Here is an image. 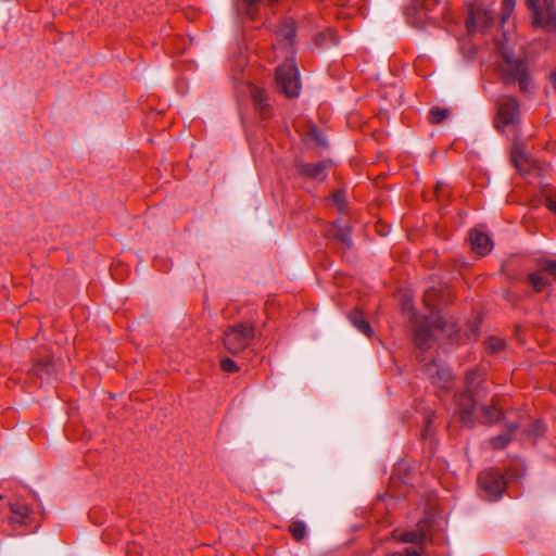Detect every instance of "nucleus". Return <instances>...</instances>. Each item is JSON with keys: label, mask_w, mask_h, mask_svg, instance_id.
Listing matches in <instances>:
<instances>
[{"label": "nucleus", "mask_w": 556, "mask_h": 556, "mask_svg": "<svg viewBox=\"0 0 556 556\" xmlns=\"http://www.w3.org/2000/svg\"><path fill=\"white\" fill-rule=\"evenodd\" d=\"M497 49L501 56L498 71L503 83L505 85H517L521 92H529L533 84L526 60L515 54L508 41L500 42Z\"/></svg>", "instance_id": "1"}, {"label": "nucleus", "mask_w": 556, "mask_h": 556, "mask_svg": "<svg viewBox=\"0 0 556 556\" xmlns=\"http://www.w3.org/2000/svg\"><path fill=\"white\" fill-rule=\"evenodd\" d=\"M277 88L288 98H296L300 94V74L295 63L290 60L276 70Z\"/></svg>", "instance_id": "2"}, {"label": "nucleus", "mask_w": 556, "mask_h": 556, "mask_svg": "<svg viewBox=\"0 0 556 556\" xmlns=\"http://www.w3.org/2000/svg\"><path fill=\"white\" fill-rule=\"evenodd\" d=\"M254 337V328L250 324H237L224 334V346L232 354L243 351Z\"/></svg>", "instance_id": "3"}, {"label": "nucleus", "mask_w": 556, "mask_h": 556, "mask_svg": "<svg viewBox=\"0 0 556 556\" xmlns=\"http://www.w3.org/2000/svg\"><path fill=\"white\" fill-rule=\"evenodd\" d=\"M533 14V25L546 30H556L555 0H528Z\"/></svg>", "instance_id": "4"}, {"label": "nucleus", "mask_w": 556, "mask_h": 556, "mask_svg": "<svg viewBox=\"0 0 556 556\" xmlns=\"http://www.w3.org/2000/svg\"><path fill=\"white\" fill-rule=\"evenodd\" d=\"M478 483L483 496L490 501H496L505 488V479L497 470L490 469L482 471L478 477Z\"/></svg>", "instance_id": "5"}, {"label": "nucleus", "mask_w": 556, "mask_h": 556, "mask_svg": "<svg viewBox=\"0 0 556 556\" xmlns=\"http://www.w3.org/2000/svg\"><path fill=\"white\" fill-rule=\"evenodd\" d=\"M446 323L442 316H434L433 314L426 316L422 325L415 329L414 342L416 346L420 350L429 349L432 341L431 328L444 329Z\"/></svg>", "instance_id": "6"}, {"label": "nucleus", "mask_w": 556, "mask_h": 556, "mask_svg": "<svg viewBox=\"0 0 556 556\" xmlns=\"http://www.w3.org/2000/svg\"><path fill=\"white\" fill-rule=\"evenodd\" d=\"M520 117L518 102L510 96H504L497 103V118L503 126L515 125Z\"/></svg>", "instance_id": "7"}, {"label": "nucleus", "mask_w": 556, "mask_h": 556, "mask_svg": "<svg viewBox=\"0 0 556 556\" xmlns=\"http://www.w3.org/2000/svg\"><path fill=\"white\" fill-rule=\"evenodd\" d=\"M529 280L536 292L544 290L556 280V261L546 262L539 270L529 275Z\"/></svg>", "instance_id": "8"}, {"label": "nucleus", "mask_w": 556, "mask_h": 556, "mask_svg": "<svg viewBox=\"0 0 556 556\" xmlns=\"http://www.w3.org/2000/svg\"><path fill=\"white\" fill-rule=\"evenodd\" d=\"M295 38V27L291 20H287L277 30V46L274 49H281L285 51L286 56L292 54V47Z\"/></svg>", "instance_id": "9"}, {"label": "nucleus", "mask_w": 556, "mask_h": 556, "mask_svg": "<svg viewBox=\"0 0 556 556\" xmlns=\"http://www.w3.org/2000/svg\"><path fill=\"white\" fill-rule=\"evenodd\" d=\"M455 405L462 421L465 425L471 426L473 421V408L476 406L472 395L469 392L455 395Z\"/></svg>", "instance_id": "10"}, {"label": "nucleus", "mask_w": 556, "mask_h": 556, "mask_svg": "<svg viewBox=\"0 0 556 556\" xmlns=\"http://www.w3.org/2000/svg\"><path fill=\"white\" fill-rule=\"evenodd\" d=\"M426 375L432 380V382L441 388H447L452 380V372L450 368L432 362L425 365Z\"/></svg>", "instance_id": "11"}, {"label": "nucleus", "mask_w": 556, "mask_h": 556, "mask_svg": "<svg viewBox=\"0 0 556 556\" xmlns=\"http://www.w3.org/2000/svg\"><path fill=\"white\" fill-rule=\"evenodd\" d=\"M513 161L520 173H538L541 172L539 163L532 159L525 150L515 148L513 151Z\"/></svg>", "instance_id": "12"}, {"label": "nucleus", "mask_w": 556, "mask_h": 556, "mask_svg": "<svg viewBox=\"0 0 556 556\" xmlns=\"http://www.w3.org/2000/svg\"><path fill=\"white\" fill-rule=\"evenodd\" d=\"M493 22V15L482 8H471L467 20L469 31L476 28H488Z\"/></svg>", "instance_id": "13"}, {"label": "nucleus", "mask_w": 556, "mask_h": 556, "mask_svg": "<svg viewBox=\"0 0 556 556\" xmlns=\"http://www.w3.org/2000/svg\"><path fill=\"white\" fill-rule=\"evenodd\" d=\"M469 239L472 251L479 255L488 254L493 248V243L489 235L479 229L471 230L469 233Z\"/></svg>", "instance_id": "14"}, {"label": "nucleus", "mask_w": 556, "mask_h": 556, "mask_svg": "<svg viewBox=\"0 0 556 556\" xmlns=\"http://www.w3.org/2000/svg\"><path fill=\"white\" fill-rule=\"evenodd\" d=\"M10 517L9 521L12 526H22L26 523L29 515L27 504L22 500H14L9 503Z\"/></svg>", "instance_id": "15"}, {"label": "nucleus", "mask_w": 556, "mask_h": 556, "mask_svg": "<svg viewBox=\"0 0 556 556\" xmlns=\"http://www.w3.org/2000/svg\"><path fill=\"white\" fill-rule=\"evenodd\" d=\"M326 169H327V163L326 162H318L315 164H308V163H300L298 165V172L302 176L313 178V179H325L326 178Z\"/></svg>", "instance_id": "16"}, {"label": "nucleus", "mask_w": 556, "mask_h": 556, "mask_svg": "<svg viewBox=\"0 0 556 556\" xmlns=\"http://www.w3.org/2000/svg\"><path fill=\"white\" fill-rule=\"evenodd\" d=\"M329 235L333 238L339 239L342 243H344L348 247H351L352 240H351V229L349 226H341L339 223H333Z\"/></svg>", "instance_id": "17"}, {"label": "nucleus", "mask_w": 556, "mask_h": 556, "mask_svg": "<svg viewBox=\"0 0 556 556\" xmlns=\"http://www.w3.org/2000/svg\"><path fill=\"white\" fill-rule=\"evenodd\" d=\"M34 371L41 379H50L55 375V365L52 363L51 359L45 362L40 361L35 364Z\"/></svg>", "instance_id": "18"}, {"label": "nucleus", "mask_w": 556, "mask_h": 556, "mask_svg": "<svg viewBox=\"0 0 556 556\" xmlns=\"http://www.w3.org/2000/svg\"><path fill=\"white\" fill-rule=\"evenodd\" d=\"M251 97L257 110L261 114L265 115L268 108L267 96L265 91L258 87H251Z\"/></svg>", "instance_id": "19"}, {"label": "nucleus", "mask_w": 556, "mask_h": 556, "mask_svg": "<svg viewBox=\"0 0 556 556\" xmlns=\"http://www.w3.org/2000/svg\"><path fill=\"white\" fill-rule=\"evenodd\" d=\"M350 320L355 328L367 337L371 336V328L362 312L355 311L350 314Z\"/></svg>", "instance_id": "20"}, {"label": "nucleus", "mask_w": 556, "mask_h": 556, "mask_svg": "<svg viewBox=\"0 0 556 556\" xmlns=\"http://www.w3.org/2000/svg\"><path fill=\"white\" fill-rule=\"evenodd\" d=\"M440 298H441V291L438 290L437 288L431 287L425 291L424 303H425L426 307H428L430 309V312L427 316H430L431 314H433L434 316H441L439 314V312H434L432 309L434 304L439 301Z\"/></svg>", "instance_id": "21"}, {"label": "nucleus", "mask_w": 556, "mask_h": 556, "mask_svg": "<svg viewBox=\"0 0 556 556\" xmlns=\"http://www.w3.org/2000/svg\"><path fill=\"white\" fill-rule=\"evenodd\" d=\"M408 20H409V23L412 24V26H414L416 28H422L426 25V22L428 20L434 21L435 16L429 14V12L426 10H421L419 12H416V14H414V15L409 14Z\"/></svg>", "instance_id": "22"}, {"label": "nucleus", "mask_w": 556, "mask_h": 556, "mask_svg": "<svg viewBox=\"0 0 556 556\" xmlns=\"http://www.w3.org/2000/svg\"><path fill=\"white\" fill-rule=\"evenodd\" d=\"M450 110L445 108L435 106L430 111V122L432 124H440L450 116Z\"/></svg>", "instance_id": "23"}, {"label": "nucleus", "mask_w": 556, "mask_h": 556, "mask_svg": "<svg viewBox=\"0 0 556 556\" xmlns=\"http://www.w3.org/2000/svg\"><path fill=\"white\" fill-rule=\"evenodd\" d=\"M482 413H483V421L488 422V424L497 421L502 416L501 410L496 406H492V407L483 406Z\"/></svg>", "instance_id": "24"}, {"label": "nucleus", "mask_w": 556, "mask_h": 556, "mask_svg": "<svg viewBox=\"0 0 556 556\" xmlns=\"http://www.w3.org/2000/svg\"><path fill=\"white\" fill-rule=\"evenodd\" d=\"M402 542H410L418 545H422L426 535L424 533H417V532H404L399 538Z\"/></svg>", "instance_id": "25"}, {"label": "nucleus", "mask_w": 556, "mask_h": 556, "mask_svg": "<svg viewBox=\"0 0 556 556\" xmlns=\"http://www.w3.org/2000/svg\"><path fill=\"white\" fill-rule=\"evenodd\" d=\"M290 532L296 541H301L306 534V526L303 521H294L290 525Z\"/></svg>", "instance_id": "26"}, {"label": "nucleus", "mask_w": 556, "mask_h": 556, "mask_svg": "<svg viewBox=\"0 0 556 556\" xmlns=\"http://www.w3.org/2000/svg\"><path fill=\"white\" fill-rule=\"evenodd\" d=\"M516 5V0H503L501 10V24H505Z\"/></svg>", "instance_id": "27"}, {"label": "nucleus", "mask_w": 556, "mask_h": 556, "mask_svg": "<svg viewBox=\"0 0 556 556\" xmlns=\"http://www.w3.org/2000/svg\"><path fill=\"white\" fill-rule=\"evenodd\" d=\"M505 346V341L502 338L490 337L486 341V349L491 353H496L503 350Z\"/></svg>", "instance_id": "28"}, {"label": "nucleus", "mask_w": 556, "mask_h": 556, "mask_svg": "<svg viewBox=\"0 0 556 556\" xmlns=\"http://www.w3.org/2000/svg\"><path fill=\"white\" fill-rule=\"evenodd\" d=\"M510 442V435L505 433L491 439L494 448H504Z\"/></svg>", "instance_id": "29"}, {"label": "nucleus", "mask_w": 556, "mask_h": 556, "mask_svg": "<svg viewBox=\"0 0 556 556\" xmlns=\"http://www.w3.org/2000/svg\"><path fill=\"white\" fill-rule=\"evenodd\" d=\"M220 367L226 372H236L239 369L237 364L228 357H225L220 361Z\"/></svg>", "instance_id": "30"}, {"label": "nucleus", "mask_w": 556, "mask_h": 556, "mask_svg": "<svg viewBox=\"0 0 556 556\" xmlns=\"http://www.w3.org/2000/svg\"><path fill=\"white\" fill-rule=\"evenodd\" d=\"M545 204L551 212L556 214V200L552 197H546Z\"/></svg>", "instance_id": "31"}, {"label": "nucleus", "mask_w": 556, "mask_h": 556, "mask_svg": "<svg viewBox=\"0 0 556 556\" xmlns=\"http://www.w3.org/2000/svg\"><path fill=\"white\" fill-rule=\"evenodd\" d=\"M333 200H334V202L338 204L339 210H343V207H344V201H343V195H342V193H340V192H336V193L333 194Z\"/></svg>", "instance_id": "32"}, {"label": "nucleus", "mask_w": 556, "mask_h": 556, "mask_svg": "<svg viewBox=\"0 0 556 556\" xmlns=\"http://www.w3.org/2000/svg\"><path fill=\"white\" fill-rule=\"evenodd\" d=\"M403 311L405 314H410L412 315V318L416 317V313L414 312V309L408 305V303H405L404 306H403Z\"/></svg>", "instance_id": "33"}, {"label": "nucleus", "mask_w": 556, "mask_h": 556, "mask_svg": "<svg viewBox=\"0 0 556 556\" xmlns=\"http://www.w3.org/2000/svg\"><path fill=\"white\" fill-rule=\"evenodd\" d=\"M405 555H406V556H420V554H419L417 551H415V549H410V548H407V549L405 551Z\"/></svg>", "instance_id": "34"}, {"label": "nucleus", "mask_w": 556, "mask_h": 556, "mask_svg": "<svg viewBox=\"0 0 556 556\" xmlns=\"http://www.w3.org/2000/svg\"><path fill=\"white\" fill-rule=\"evenodd\" d=\"M249 8V10L257 2V0H242ZM251 13L250 11L248 12Z\"/></svg>", "instance_id": "35"}, {"label": "nucleus", "mask_w": 556, "mask_h": 556, "mask_svg": "<svg viewBox=\"0 0 556 556\" xmlns=\"http://www.w3.org/2000/svg\"><path fill=\"white\" fill-rule=\"evenodd\" d=\"M312 135H314L315 140H316L319 144H325V143H326V142H325V140H324L321 137H319V136H317V135L315 134V130H313V131H312Z\"/></svg>", "instance_id": "36"}, {"label": "nucleus", "mask_w": 556, "mask_h": 556, "mask_svg": "<svg viewBox=\"0 0 556 556\" xmlns=\"http://www.w3.org/2000/svg\"><path fill=\"white\" fill-rule=\"evenodd\" d=\"M551 81L553 86L556 88V71L551 74Z\"/></svg>", "instance_id": "37"}, {"label": "nucleus", "mask_w": 556, "mask_h": 556, "mask_svg": "<svg viewBox=\"0 0 556 556\" xmlns=\"http://www.w3.org/2000/svg\"><path fill=\"white\" fill-rule=\"evenodd\" d=\"M392 556H404V555H403V554H401V553H395V554H393Z\"/></svg>", "instance_id": "38"}]
</instances>
